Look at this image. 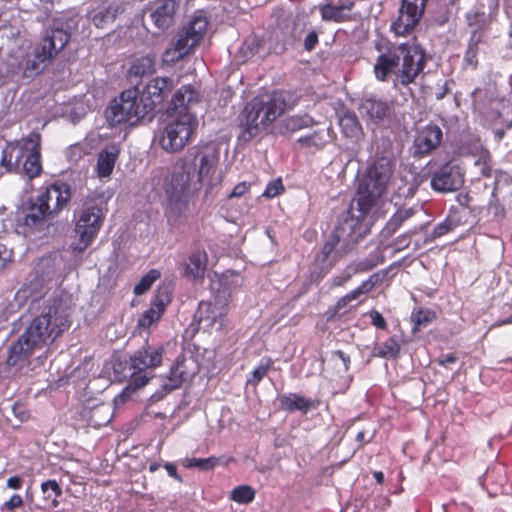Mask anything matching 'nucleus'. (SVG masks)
Masks as SVG:
<instances>
[{
	"instance_id": "obj_64",
	"label": "nucleus",
	"mask_w": 512,
	"mask_h": 512,
	"mask_svg": "<svg viewBox=\"0 0 512 512\" xmlns=\"http://www.w3.org/2000/svg\"><path fill=\"white\" fill-rule=\"evenodd\" d=\"M130 73L135 76H142L145 73V67L142 64H134L131 66Z\"/></svg>"
},
{
	"instance_id": "obj_8",
	"label": "nucleus",
	"mask_w": 512,
	"mask_h": 512,
	"mask_svg": "<svg viewBox=\"0 0 512 512\" xmlns=\"http://www.w3.org/2000/svg\"><path fill=\"white\" fill-rule=\"evenodd\" d=\"M165 348L162 344L152 345L146 340L144 345L141 346L133 355L130 356L129 361L114 366L115 373H123L124 378H129L128 385L118 395L117 400L124 403L130 395L144 387L150 377L146 375L148 369H155L161 366Z\"/></svg>"
},
{
	"instance_id": "obj_10",
	"label": "nucleus",
	"mask_w": 512,
	"mask_h": 512,
	"mask_svg": "<svg viewBox=\"0 0 512 512\" xmlns=\"http://www.w3.org/2000/svg\"><path fill=\"white\" fill-rule=\"evenodd\" d=\"M165 191L167 194L166 216L177 218L187 209L189 199L193 195L190 173L184 164L178 170L173 171Z\"/></svg>"
},
{
	"instance_id": "obj_25",
	"label": "nucleus",
	"mask_w": 512,
	"mask_h": 512,
	"mask_svg": "<svg viewBox=\"0 0 512 512\" xmlns=\"http://www.w3.org/2000/svg\"><path fill=\"white\" fill-rule=\"evenodd\" d=\"M228 313V305H224L218 299L211 301H201L195 313V318L199 323L207 322L209 326L214 325L218 320H222Z\"/></svg>"
},
{
	"instance_id": "obj_37",
	"label": "nucleus",
	"mask_w": 512,
	"mask_h": 512,
	"mask_svg": "<svg viewBox=\"0 0 512 512\" xmlns=\"http://www.w3.org/2000/svg\"><path fill=\"white\" fill-rule=\"evenodd\" d=\"M456 216H457V211L450 210L447 218L443 222L437 224L434 227L433 231L427 236L426 242H432V241L436 240L437 238H440V237L448 234L449 232L454 230L457 226H459L460 220L458 218H456Z\"/></svg>"
},
{
	"instance_id": "obj_44",
	"label": "nucleus",
	"mask_w": 512,
	"mask_h": 512,
	"mask_svg": "<svg viewBox=\"0 0 512 512\" xmlns=\"http://www.w3.org/2000/svg\"><path fill=\"white\" fill-rule=\"evenodd\" d=\"M255 490L249 485H239L230 494V499L239 504H249L255 499Z\"/></svg>"
},
{
	"instance_id": "obj_54",
	"label": "nucleus",
	"mask_w": 512,
	"mask_h": 512,
	"mask_svg": "<svg viewBox=\"0 0 512 512\" xmlns=\"http://www.w3.org/2000/svg\"><path fill=\"white\" fill-rule=\"evenodd\" d=\"M319 43L318 33L315 30L310 31L303 41V47L306 51H313Z\"/></svg>"
},
{
	"instance_id": "obj_16",
	"label": "nucleus",
	"mask_w": 512,
	"mask_h": 512,
	"mask_svg": "<svg viewBox=\"0 0 512 512\" xmlns=\"http://www.w3.org/2000/svg\"><path fill=\"white\" fill-rule=\"evenodd\" d=\"M171 300L172 291L165 286L158 287L151 300L150 308L138 319V326L148 329L153 324L157 323L161 319Z\"/></svg>"
},
{
	"instance_id": "obj_5",
	"label": "nucleus",
	"mask_w": 512,
	"mask_h": 512,
	"mask_svg": "<svg viewBox=\"0 0 512 512\" xmlns=\"http://www.w3.org/2000/svg\"><path fill=\"white\" fill-rule=\"evenodd\" d=\"M286 105V97L280 91L254 97L238 117L241 130L239 140L249 142L258 136L285 112Z\"/></svg>"
},
{
	"instance_id": "obj_20",
	"label": "nucleus",
	"mask_w": 512,
	"mask_h": 512,
	"mask_svg": "<svg viewBox=\"0 0 512 512\" xmlns=\"http://www.w3.org/2000/svg\"><path fill=\"white\" fill-rule=\"evenodd\" d=\"M27 144H30V148L22 163L21 171L24 172L29 179H33L42 172L40 133L35 131L31 132L27 137Z\"/></svg>"
},
{
	"instance_id": "obj_57",
	"label": "nucleus",
	"mask_w": 512,
	"mask_h": 512,
	"mask_svg": "<svg viewBox=\"0 0 512 512\" xmlns=\"http://www.w3.org/2000/svg\"><path fill=\"white\" fill-rule=\"evenodd\" d=\"M23 485V479L20 476H12L7 479L6 487L9 489L19 490Z\"/></svg>"
},
{
	"instance_id": "obj_30",
	"label": "nucleus",
	"mask_w": 512,
	"mask_h": 512,
	"mask_svg": "<svg viewBox=\"0 0 512 512\" xmlns=\"http://www.w3.org/2000/svg\"><path fill=\"white\" fill-rule=\"evenodd\" d=\"M119 154L120 146L116 143L107 145L99 152L96 171L100 178L109 177L112 174Z\"/></svg>"
},
{
	"instance_id": "obj_63",
	"label": "nucleus",
	"mask_w": 512,
	"mask_h": 512,
	"mask_svg": "<svg viewBox=\"0 0 512 512\" xmlns=\"http://www.w3.org/2000/svg\"><path fill=\"white\" fill-rule=\"evenodd\" d=\"M355 440L358 444V448H363L370 441L366 439V433L364 430L357 433Z\"/></svg>"
},
{
	"instance_id": "obj_35",
	"label": "nucleus",
	"mask_w": 512,
	"mask_h": 512,
	"mask_svg": "<svg viewBox=\"0 0 512 512\" xmlns=\"http://www.w3.org/2000/svg\"><path fill=\"white\" fill-rule=\"evenodd\" d=\"M415 208H400L388 220L381 233L384 237L392 236L401 225L416 214Z\"/></svg>"
},
{
	"instance_id": "obj_43",
	"label": "nucleus",
	"mask_w": 512,
	"mask_h": 512,
	"mask_svg": "<svg viewBox=\"0 0 512 512\" xmlns=\"http://www.w3.org/2000/svg\"><path fill=\"white\" fill-rule=\"evenodd\" d=\"M400 353V343L397 336H391L386 339L377 348V356L381 358H396Z\"/></svg>"
},
{
	"instance_id": "obj_4",
	"label": "nucleus",
	"mask_w": 512,
	"mask_h": 512,
	"mask_svg": "<svg viewBox=\"0 0 512 512\" xmlns=\"http://www.w3.org/2000/svg\"><path fill=\"white\" fill-rule=\"evenodd\" d=\"M369 232L368 224L354 214L339 222L315 255L314 262L319 270L311 272V280H322Z\"/></svg>"
},
{
	"instance_id": "obj_24",
	"label": "nucleus",
	"mask_w": 512,
	"mask_h": 512,
	"mask_svg": "<svg viewBox=\"0 0 512 512\" xmlns=\"http://www.w3.org/2000/svg\"><path fill=\"white\" fill-rule=\"evenodd\" d=\"M80 417L88 427L99 429L109 424L113 418V411L109 404L99 403L93 407H84Z\"/></svg>"
},
{
	"instance_id": "obj_22",
	"label": "nucleus",
	"mask_w": 512,
	"mask_h": 512,
	"mask_svg": "<svg viewBox=\"0 0 512 512\" xmlns=\"http://www.w3.org/2000/svg\"><path fill=\"white\" fill-rule=\"evenodd\" d=\"M119 100L122 104V109H124L129 118V121L132 119L138 121L145 118L148 114H151L147 104L142 99L138 88H131L123 91L119 96Z\"/></svg>"
},
{
	"instance_id": "obj_61",
	"label": "nucleus",
	"mask_w": 512,
	"mask_h": 512,
	"mask_svg": "<svg viewBox=\"0 0 512 512\" xmlns=\"http://www.w3.org/2000/svg\"><path fill=\"white\" fill-rule=\"evenodd\" d=\"M315 137H316L315 134L303 136V137H300L297 140V142L300 143L304 147H310V146L316 145Z\"/></svg>"
},
{
	"instance_id": "obj_58",
	"label": "nucleus",
	"mask_w": 512,
	"mask_h": 512,
	"mask_svg": "<svg viewBox=\"0 0 512 512\" xmlns=\"http://www.w3.org/2000/svg\"><path fill=\"white\" fill-rule=\"evenodd\" d=\"M457 356L454 353L447 354L436 360L439 366L447 367L448 364H453L457 361Z\"/></svg>"
},
{
	"instance_id": "obj_32",
	"label": "nucleus",
	"mask_w": 512,
	"mask_h": 512,
	"mask_svg": "<svg viewBox=\"0 0 512 512\" xmlns=\"http://www.w3.org/2000/svg\"><path fill=\"white\" fill-rule=\"evenodd\" d=\"M175 2L173 0H164L150 14L154 25L165 30L172 26L174 22Z\"/></svg>"
},
{
	"instance_id": "obj_7",
	"label": "nucleus",
	"mask_w": 512,
	"mask_h": 512,
	"mask_svg": "<svg viewBox=\"0 0 512 512\" xmlns=\"http://www.w3.org/2000/svg\"><path fill=\"white\" fill-rule=\"evenodd\" d=\"M72 192L68 183L57 180L47 185L31 202L23 218L29 230H42L69 204Z\"/></svg>"
},
{
	"instance_id": "obj_6",
	"label": "nucleus",
	"mask_w": 512,
	"mask_h": 512,
	"mask_svg": "<svg viewBox=\"0 0 512 512\" xmlns=\"http://www.w3.org/2000/svg\"><path fill=\"white\" fill-rule=\"evenodd\" d=\"M393 170L392 159L385 156L377 157L368 165L353 199L359 218L365 221L371 210L386 196Z\"/></svg>"
},
{
	"instance_id": "obj_62",
	"label": "nucleus",
	"mask_w": 512,
	"mask_h": 512,
	"mask_svg": "<svg viewBox=\"0 0 512 512\" xmlns=\"http://www.w3.org/2000/svg\"><path fill=\"white\" fill-rule=\"evenodd\" d=\"M333 354L335 356H337L340 360H342L344 368L347 371L349 369V365H350V356L341 350H337Z\"/></svg>"
},
{
	"instance_id": "obj_11",
	"label": "nucleus",
	"mask_w": 512,
	"mask_h": 512,
	"mask_svg": "<svg viewBox=\"0 0 512 512\" xmlns=\"http://www.w3.org/2000/svg\"><path fill=\"white\" fill-rule=\"evenodd\" d=\"M104 221V213L96 204H85L79 213L75 231L79 236L73 250L81 253L87 249L97 237Z\"/></svg>"
},
{
	"instance_id": "obj_27",
	"label": "nucleus",
	"mask_w": 512,
	"mask_h": 512,
	"mask_svg": "<svg viewBox=\"0 0 512 512\" xmlns=\"http://www.w3.org/2000/svg\"><path fill=\"white\" fill-rule=\"evenodd\" d=\"M208 265V254L204 249L191 251L184 266V275L195 281L203 280Z\"/></svg>"
},
{
	"instance_id": "obj_17",
	"label": "nucleus",
	"mask_w": 512,
	"mask_h": 512,
	"mask_svg": "<svg viewBox=\"0 0 512 512\" xmlns=\"http://www.w3.org/2000/svg\"><path fill=\"white\" fill-rule=\"evenodd\" d=\"M217 279L211 283L213 299H218L224 305H228L232 293L237 291L242 285V277L234 271H226L221 275H216Z\"/></svg>"
},
{
	"instance_id": "obj_49",
	"label": "nucleus",
	"mask_w": 512,
	"mask_h": 512,
	"mask_svg": "<svg viewBox=\"0 0 512 512\" xmlns=\"http://www.w3.org/2000/svg\"><path fill=\"white\" fill-rule=\"evenodd\" d=\"M272 360L266 359L265 362H261L252 372L251 376L247 379V384L257 386L262 379L267 375L268 371L272 366Z\"/></svg>"
},
{
	"instance_id": "obj_55",
	"label": "nucleus",
	"mask_w": 512,
	"mask_h": 512,
	"mask_svg": "<svg viewBox=\"0 0 512 512\" xmlns=\"http://www.w3.org/2000/svg\"><path fill=\"white\" fill-rule=\"evenodd\" d=\"M371 323L378 329L385 330L387 329V322L382 314L377 310H372L370 312Z\"/></svg>"
},
{
	"instance_id": "obj_13",
	"label": "nucleus",
	"mask_w": 512,
	"mask_h": 512,
	"mask_svg": "<svg viewBox=\"0 0 512 512\" xmlns=\"http://www.w3.org/2000/svg\"><path fill=\"white\" fill-rule=\"evenodd\" d=\"M427 0H402L398 18L391 24L397 35L409 33L419 22Z\"/></svg>"
},
{
	"instance_id": "obj_26",
	"label": "nucleus",
	"mask_w": 512,
	"mask_h": 512,
	"mask_svg": "<svg viewBox=\"0 0 512 512\" xmlns=\"http://www.w3.org/2000/svg\"><path fill=\"white\" fill-rule=\"evenodd\" d=\"M338 123L344 137L357 142L364 136L362 125L354 111L347 108L340 109Z\"/></svg>"
},
{
	"instance_id": "obj_19",
	"label": "nucleus",
	"mask_w": 512,
	"mask_h": 512,
	"mask_svg": "<svg viewBox=\"0 0 512 512\" xmlns=\"http://www.w3.org/2000/svg\"><path fill=\"white\" fill-rule=\"evenodd\" d=\"M172 87V80L168 77H157L147 83L140 95L151 113L158 104L163 102Z\"/></svg>"
},
{
	"instance_id": "obj_41",
	"label": "nucleus",
	"mask_w": 512,
	"mask_h": 512,
	"mask_svg": "<svg viewBox=\"0 0 512 512\" xmlns=\"http://www.w3.org/2000/svg\"><path fill=\"white\" fill-rule=\"evenodd\" d=\"M482 42V40L476 35H470L467 49L464 54L463 63L466 67H471L473 70L477 69L478 67V52H479V45Z\"/></svg>"
},
{
	"instance_id": "obj_47",
	"label": "nucleus",
	"mask_w": 512,
	"mask_h": 512,
	"mask_svg": "<svg viewBox=\"0 0 512 512\" xmlns=\"http://www.w3.org/2000/svg\"><path fill=\"white\" fill-rule=\"evenodd\" d=\"M435 319V313L430 310L419 309L411 314V321L414 324L413 331H420Z\"/></svg>"
},
{
	"instance_id": "obj_52",
	"label": "nucleus",
	"mask_w": 512,
	"mask_h": 512,
	"mask_svg": "<svg viewBox=\"0 0 512 512\" xmlns=\"http://www.w3.org/2000/svg\"><path fill=\"white\" fill-rule=\"evenodd\" d=\"M284 192V186L281 179L273 180L268 183L263 196L266 198H274Z\"/></svg>"
},
{
	"instance_id": "obj_28",
	"label": "nucleus",
	"mask_w": 512,
	"mask_h": 512,
	"mask_svg": "<svg viewBox=\"0 0 512 512\" xmlns=\"http://www.w3.org/2000/svg\"><path fill=\"white\" fill-rule=\"evenodd\" d=\"M354 4L353 0H346L339 4L326 3L320 5L319 12L323 21L342 23L351 20L349 12Z\"/></svg>"
},
{
	"instance_id": "obj_18",
	"label": "nucleus",
	"mask_w": 512,
	"mask_h": 512,
	"mask_svg": "<svg viewBox=\"0 0 512 512\" xmlns=\"http://www.w3.org/2000/svg\"><path fill=\"white\" fill-rule=\"evenodd\" d=\"M442 138L443 133L439 126L434 124L425 126L414 139V156L423 157L429 155L440 145Z\"/></svg>"
},
{
	"instance_id": "obj_53",
	"label": "nucleus",
	"mask_w": 512,
	"mask_h": 512,
	"mask_svg": "<svg viewBox=\"0 0 512 512\" xmlns=\"http://www.w3.org/2000/svg\"><path fill=\"white\" fill-rule=\"evenodd\" d=\"M353 277L352 273L349 272V268L346 266L345 269L339 274L332 278L331 288L342 287Z\"/></svg>"
},
{
	"instance_id": "obj_38",
	"label": "nucleus",
	"mask_w": 512,
	"mask_h": 512,
	"mask_svg": "<svg viewBox=\"0 0 512 512\" xmlns=\"http://www.w3.org/2000/svg\"><path fill=\"white\" fill-rule=\"evenodd\" d=\"M209 21L202 13L195 14L188 25L183 29L200 42L207 31Z\"/></svg>"
},
{
	"instance_id": "obj_48",
	"label": "nucleus",
	"mask_w": 512,
	"mask_h": 512,
	"mask_svg": "<svg viewBox=\"0 0 512 512\" xmlns=\"http://www.w3.org/2000/svg\"><path fill=\"white\" fill-rule=\"evenodd\" d=\"M220 464V458L211 456L208 458H188L186 460V467H196L204 471L212 470Z\"/></svg>"
},
{
	"instance_id": "obj_56",
	"label": "nucleus",
	"mask_w": 512,
	"mask_h": 512,
	"mask_svg": "<svg viewBox=\"0 0 512 512\" xmlns=\"http://www.w3.org/2000/svg\"><path fill=\"white\" fill-rule=\"evenodd\" d=\"M250 189V183L243 181L235 185L232 192L229 194V198H237L246 194Z\"/></svg>"
},
{
	"instance_id": "obj_3",
	"label": "nucleus",
	"mask_w": 512,
	"mask_h": 512,
	"mask_svg": "<svg viewBox=\"0 0 512 512\" xmlns=\"http://www.w3.org/2000/svg\"><path fill=\"white\" fill-rule=\"evenodd\" d=\"M375 49L379 52L373 71L378 81L386 82L391 75L403 86L415 82L423 72L427 60L424 50L414 43L377 42Z\"/></svg>"
},
{
	"instance_id": "obj_34",
	"label": "nucleus",
	"mask_w": 512,
	"mask_h": 512,
	"mask_svg": "<svg viewBox=\"0 0 512 512\" xmlns=\"http://www.w3.org/2000/svg\"><path fill=\"white\" fill-rule=\"evenodd\" d=\"M373 277L374 276H371L368 280L363 281L357 288L339 298L335 304L334 312L336 314L346 312V308L352 301L357 300L361 295L368 294L375 285Z\"/></svg>"
},
{
	"instance_id": "obj_39",
	"label": "nucleus",
	"mask_w": 512,
	"mask_h": 512,
	"mask_svg": "<svg viewBox=\"0 0 512 512\" xmlns=\"http://www.w3.org/2000/svg\"><path fill=\"white\" fill-rule=\"evenodd\" d=\"M105 117L110 126H116L129 121L127 114L124 109H122V104L119 98H115L107 107L105 110Z\"/></svg>"
},
{
	"instance_id": "obj_15",
	"label": "nucleus",
	"mask_w": 512,
	"mask_h": 512,
	"mask_svg": "<svg viewBox=\"0 0 512 512\" xmlns=\"http://www.w3.org/2000/svg\"><path fill=\"white\" fill-rule=\"evenodd\" d=\"M198 371L197 361L192 356L188 357L181 353L170 368L168 382L165 384V387L169 390L177 389L197 374Z\"/></svg>"
},
{
	"instance_id": "obj_42",
	"label": "nucleus",
	"mask_w": 512,
	"mask_h": 512,
	"mask_svg": "<svg viewBox=\"0 0 512 512\" xmlns=\"http://www.w3.org/2000/svg\"><path fill=\"white\" fill-rule=\"evenodd\" d=\"M383 261V258L377 255H371L368 258L351 262L347 267L349 268V272L352 275H356L359 273L367 272L376 267L379 263Z\"/></svg>"
},
{
	"instance_id": "obj_60",
	"label": "nucleus",
	"mask_w": 512,
	"mask_h": 512,
	"mask_svg": "<svg viewBox=\"0 0 512 512\" xmlns=\"http://www.w3.org/2000/svg\"><path fill=\"white\" fill-rule=\"evenodd\" d=\"M164 468L166 469L168 475L172 478H174L175 480L181 482L182 481V478L181 476L178 474L177 472V467L176 465H174L173 463H166L164 465Z\"/></svg>"
},
{
	"instance_id": "obj_12",
	"label": "nucleus",
	"mask_w": 512,
	"mask_h": 512,
	"mask_svg": "<svg viewBox=\"0 0 512 512\" xmlns=\"http://www.w3.org/2000/svg\"><path fill=\"white\" fill-rule=\"evenodd\" d=\"M194 159L198 160V182L206 184L210 191L217 185H220L223 177L220 175L214 181V174L217 170L220 153L212 144L196 146Z\"/></svg>"
},
{
	"instance_id": "obj_29",
	"label": "nucleus",
	"mask_w": 512,
	"mask_h": 512,
	"mask_svg": "<svg viewBox=\"0 0 512 512\" xmlns=\"http://www.w3.org/2000/svg\"><path fill=\"white\" fill-rule=\"evenodd\" d=\"M361 108L374 123L389 120L392 113L391 105L387 101L374 97L364 99L361 103Z\"/></svg>"
},
{
	"instance_id": "obj_40",
	"label": "nucleus",
	"mask_w": 512,
	"mask_h": 512,
	"mask_svg": "<svg viewBox=\"0 0 512 512\" xmlns=\"http://www.w3.org/2000/svg\"><path fill=\"white\" fill-rule=\"evenodd\" d=\"M123 9L120 5L110 4L107 7L99 9L92 17L94 25L98 28H103L105 24L114 21L117 14Z\"/></svg>"
},
{
	"instance_id": "obj_33",
	"label": "nucleus",
	"mask_w": 512,
	"mask_h": 512,
	"mask_svg": "<svg viewBox=\"0 0 512 512\" xmlns=\"http://www.w3.org/2000/svg\"><path fill=\"white\" fill-rule=\"evenodd\" d=\"M465 21L471 28V35L476 34L482 40L483 33L490 29L492 17L485 11L469 10L465 14Z\"/></svg>"
},
{
	"instance_id": "obj_21",
	"label": "nucleus",
	"mask_w": 512,
	"mask_h": 512,
	"mask_svg": "<svg viewBox=\"0 0 512 512\" xmlns=\"http://www.w3.org/2000/svg\"><path fill=\"white\" fill-rule=\"evenodd\" d=\"M119 100L122 104V109H124L129 118V121L132 119L138 121L145 118L148 114H151L147 104L142 99L138 88H131L123 91L119 96Z\"/></svg>"
},
{
	"instance_id": "obj_46",
	"label": "nucleus",
	"mask_w": 512,
	"mask_h": 512,
	"mask_svg": "<svg viewBox=\"0 0 512 512\" xmlns=\"http://www.w3.org/2000/svg\"><path fill=\"white\" fill-rule=\"evenodd\" d=\"M16 171V162L13 160L12 142H8L2 149L0 158V177L4 173Z\"/></svg>"
},
{
	"instance_id": "obj_50",
	"label": "nucleus",
	"mask_w": 512,
	"mask_h": 512,
	"mask_svg": "<svg viewBox=\"0 0 512 512\" xmlns=\"http://www.w3.org/2000/svg\"><path fill=\"white\" fill-rule=\"evenodd\" d=\"M30 148V144H27V139L25 140L24 145H20L18 142H12V153H13V160L16 162V171L20 172L22 163L26 158V154Z\"/></svg>"
},
{
	"instance_id": "obj_45",
	"label": "nucleus",
	"mask_w": 512,
	"mask_h": 512,
	"mask_svg": "<svg viewBox=\"0 0 512 512\" xmlns=\"http://www.w3.org/2000/svg\"><path fill=\"white\" fill-rule=\"evenodd\" d=\"M161 277V273L157 269H151L148 273H146L143 277H141L140 281L134 286L133 292L135 295H143L146 293L154 282Z\"/></svg>"
},
{
	"instance_id": "obj_2",
	"label": "nucleus",
	"mask_w": 512,
	"mask_h": 512,
	"mask_svg": "<svg viewBox=\"0 0 512 512\" xmlns=\"http://www.w3.org/2000/svg\"><path fill=\"white\" fill-rule=\"evenodd\" d=\"M200 101L199 92L191 85L179 88L172 97V113L161 124L155 135L158 145L167 153L184 150L196 135L198 120L189 108Z\"/></svg>"
},
{
	"instance_id": "obj_51",
	"label": "nucleus",
	"mask_w": 512,
	"mask_h": 512,
	"mask_svg": "<svg viewBox=\"0 0 512 512\" xmlns=\"http://www.w3.org/2000/svg\"><path fill=\"white\" fill-rule=\"evenodd\" d=\"M24 506V500L21 495L13 494L9 500L4 502L0 510L2 512H15L17 509L22 508Z\"/></svg>"
},
{
	"instance_id": "obj_9",
	"label": "nucleus",
	"mask_w": 512,
	"mask_h": 512,
	"mask_svg": "<svg viewBox=\"0 0 512 512\" xmlns=\"http://www.w3.org/2000/svg\"><path fill=\"white\" fill-rule=\"evenodd\" d=\"M71 38L68 30L56 26L45 29L41 39L33 49V58H28L23 66L24 74L28 77L41 73L67 46Z\"/></svg>"
},
{
	"instance_id": "obj_14",
	"label": "nucleus",
	"mask_w": 512,
	"mask_h": 512,
	"mask_svg": "<svg viewBox=\"0 0 512 512\" xmlns=\"http://www.w3.org/2000/svg\"><path fill=\"white\" fill-rule=\"evenodd\" d=\"M464 183L460 167L451 162L445 163L434 172L431 187L438 192H451L459 189Z\"/></svg>"
},
{
	"instance_id": "obj_23",
	"label": "nucleus",
	"mask_w": 512,
	"mask_h": 512,
	"mask_svg": "<svg viewBox=\"0 0 512 512\" xmlns=\"http://www.w3.org/2000/svg\"><path fill=\"white\" fill-rule=\"evenodd\" d=\"M200 42L191 37L184 29L178 32L177 39L172 47L164 52V61L176 63L188 55Z\"/></svg>"
},
{
	"instance_id": "obj_36",
	"label": "nucleus",
	"mask_w": 512,
	"mask_h": 512,
	"mask_svg": "<svg viewBox=\"0 0 512 512\" xmlns=\"http://www.w3.org/2000/svg\"><path fill=\"white\" fill-rule=\"evenodd\" d=\"M41 492L43 495V501L47 506L51 508L58 507V498L62 495V488L56 480L49 479L42 482Z\"/></svg>"
},
{
	"instance_id": "obj_1",
	"label": "nucleus",
	"mask_w": 512,
	"mask_h": 512,
	"mask_svg": "<svg viewBox=\"0 0 512 512\" xmlns=\"http://www.w3.org/2000/svg\"><path fill=\"white\" fill-rule=\"evenodd\" d=\"M61 300L44 296L30 302L31 322L9 348L6 365L23 366L36 350L52 345L70 327L68 315L60 310Z\"/></svg>"
},
{
	"instance_id": "obj_59",
	"label": "nucleus",
	"mask_w": 512,
	"mask_h": 512,
	"mask_svg": "<svg viewBox=\"0 0 512 512\" xmlns=\"http://www.w3.org/2000/svg\"><path fill=\"white\" fill-rule=\"evenodd\" d=\"M472 200V197L468 193H460L457 196L458 203L469 209L470 211H473V208L470 207V201Z\"/></svg>"
},
{
	"instance_id": "obj_31",
	"label": "nucleus",
	"mask_w": 512,
	"mask_h": 512,
	"mask_svg": "<svg viewBox=\"0 0 512 512\" xmlns=\"http://www.w3.org/2000/svg\"><path fill=\"white\" fill-rule=\"evenodd\" d=\"M281 408L289 413L294 411H301L306 414L311 409H316L320 405L319 400H312L305 398L299 394L291 393L283 395L279 399Z\"/></svg>"
}]
</instances>
